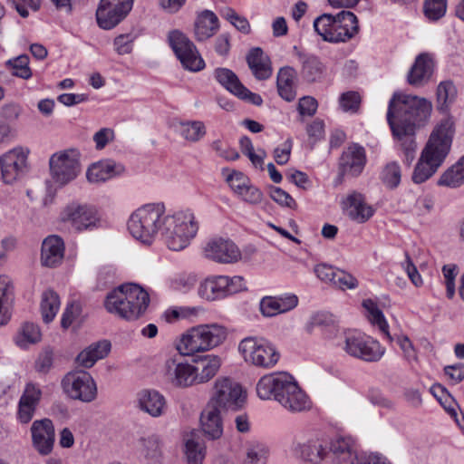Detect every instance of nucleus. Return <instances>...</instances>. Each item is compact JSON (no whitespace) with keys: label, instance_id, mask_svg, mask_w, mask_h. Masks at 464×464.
I'll return each instance as SVG.
<instances>
[{"label":"nucleus","instance_id":"f03ea898","mask_svg":"<svg viewBox=\"0 0 464 464\" xmlns=\"http://www.w3.org/2000/svg\"><path fill=\"white\" fill-rule=\"evenodd\" d=\"M432 103L426 98L395 93L389 102L387 121L392 135H415L430 120Z\"/></svg>","mask_w":464,"mask_h":464},{"label":"nucleus","instance_id":"bb28decb","mask_svg":"<svg viewBox=\"0 0 464 464\" xmlns=\"http://www.w3.org/2000/svg\"><path fill=\"white\" fill-rule=\"evenodd\" d=\"M124 171L125 168L122 164L112 160H105L92 164L86 177L91 183H102L121 175Z\"/></svg>","mask_w":464,"mask_h":464},{"label":"nucleus","instance_id":"6ab92c4d","mask_svg":"<svg viewBox=\"0 0 464 464\" xmlns=\"http://www.w3.org/2000/svg\"><path fill=\"white\" fill-rule=\"evenodd\" d=\"M166 376L170 383L179 388H187L198 384L195 365L170 358L165 363Z\"/></svg>","mask_w":464,"mask_h":464},{"label":"nucleus","instance_id":"774afa93","mask_svg":"<svg viewBox=\"0 0 464 464\" xmlns=\"http://www.w3.org/2000/svg\"><path fill=\"white\" fill-rule=\"evenodd\" d=\"M81 313V306L77 303H70L67 304L61 321V325L63 329L69 328L73 320L80 314Z\"/></svg>","mask_w":464,"mask_h":464},{"label":"nucleus","instance_id":"4c0bfd02","mask_svg":"<svg viewBox=\"0 0 464 464\" xmlns=\"http://www.w3.org/2000/svg\"><path fill=\"white\" fill-rule=\"evenodd\" d=\"M14 296V285L8 276H0V325L10 319L9 303Z\"/></svg>","mask_w":464,"mask_h":464},{"label":"nucleus","instance_id":"7ed1b4c3","mask_svg":"<svg viewBox=\"0 0 464 464\" xmlns=\"http://www.w3.org/2000/svg\"><path fill=\"white\" fill-rule=\"evenodd\" d=\"M150 304V295L137 284H126L108 294L105 308L111 314L132 321L142 316Z\"/></svg>","mask_w":464,"mask_h":464},{"label":"nucleus","instance_id":"0e129e2a","mask_svg":"<svg viewBox=\"0 0 464 464\" xmlns=\"http://www.w3.org/2000/svg\"><path fill=\"white\" fill-rule=\"evenodd\" d=\"M211 149L221 158L227 160H236L239 158V153L226 144L220 140H216L211 143Z\"/></svg>","mask_w":464,"mask_h":464},{"label":"nucleus","instance_id":"49530a36","mask_svg":"<svg viewBox=\"0 0 464 464\" xmlns=\"http://www.w3.org/2000/svg\"><path fill=\"white\" fill-rule=\"evenodd\" d=\"M353 453H356L354 441L350 437H337L329 443L327 458Z\"/></svg>","mask_w":464,"mask_h":464},{"label":"nucleus","instance_id":"f257e3e1","mask_svg":"<svg viewBox=\"0 0 464 464\" xmlns=\"http://www.w3.org/2000/svg\"><path fill=\"white\" fill-rule=\"evenodd\" d=\"M454 131V122L450 117L434 127L414 167L411 179L415 184L430 179L443 164L450 151Z\"/></svg>","mask_w":464,"mask_h":464},{"label":"nucleus","instance_id":"680f3d73","mask_svg":"<svg viewBox=\"0 0 464 464\" xmlns=\"http://www.w3.org/2000/svg\"><path fill=\"white\" fill-rule=\"evenodd\" d=\"M237 195L246 202L253 205L261 203L263 193L256 187L247 184L237 192Z\"/></svg>","mask_w":464,"mask_h":464},{"label":"nucleus","instance_id":"f8f14e48","mask_svg":"<svg viewBox=\"0 0 464 464\" xmlns=\"http://www.w3.org/2000/svg\"><path fill=\"white\" fill-rule=\"evenodd\" d=\"M63 392L72 400L92 402L97 397V386L86 371L70 372L62 380Z\"/></svg>","mask_w":464,"mask_h":464},{"label":"nucleus","instance_id":"f704fd0d","mask_svg":"<svg viewBox=\"0 0 464 464\" xmlns=\"http://www.w3.org/2000/svg\"><path fill=\"white\" fill-rule=\"evenodd\" d=\"M301 457L313 464H321L328 457V446L320 439H312L299 445Z\"/></svg>","mask_w":464,"mask_h":464},{"label":"nucleus","instance_id":"ea45409f","mask_svg":"<svg viewBox=\"0 0 464 464\" xmlns=\"http://www.w3.org/2000/svg\"><path fill=\"white\" fill-rule=\"evenodd\" d=\"M464 183V155L450 168L442 173L438 185L458 188Z\"/></svg>","mask_w":464,"mask_h":464},{"label":"nucleus","instance_id":"a878e982","mask_svg":"<svg viewBox=\"0 0 464 464\" xmlns=\"http://www.w3.org/2000/svg\"><path fill=\"white\" fill-rule=\"evenodd\" d=\"M64 242L56 235L47 237L42 244L41 264L46 267L60 266L64 257Z\"/></svg>","mask_w":464,"mask_h":464},{"label":"nucleus","instance_id":"20e7f679","mask_svg":"<svg viewBox=\"0 0 464 464\" xmlns=\"http://www.w3.org/2000/svg\"><path fill=\"white\" fill-rule=\"evenodd\" d=\"M314 28L324 41L344 43L358 34L359 23L353 13L343 10L335 15L321 14L314 21Z\"/></svg>","mask_w":464,"mask_h":464},{"label":"nucleus","instance_id":"412c9836","mask_svg":"<svg viewBox=\"0 0 464 464\" xmlns=\"http://www.w3.org/2000/svg\"><path fill=\"white\" fill-rule=\"evenodd\" d=\"M205 256L218 263L232 264L241 258L237 246L230 239L215 237L209 240L204 247Z\"/></svg>","mask_w":464,"mask_h":464},{"label":"nucleus","instance_id":"13d9d810","mask_svg":"<svg viewBox=\"0 0 464 464\" xmlns=\"http://www.w3.org/2000/svg\"><path fill=\"white\" fill-rule=\"evenodd\" d=\"M134 40L131 34H120L113 41L114 50L120 55L129 54L132 52Z\"/></svg>","mask_w":464,"mask_h":464},{"label":"nucleus","instance_id":"864d4df0","mask_svg":"<svg viewBox=\"0 0 464 464\" xmlns=\"http://www.w3.org/2000/svg\"><path fill=\"white\" fill-rule=\"evenodd\" d=\"M401 177V168L396 162L387 164L382 172L383 183L391 188H394L400 184Z\"/></svg>","mask_w":464,"mask_h":464},{"label":"nucleus","instance_id":"e433bc0d","mask_svg":"<svg viewBox=\"0 0 464 464\" xmlns=\"http://www.w3.org/2000/svg\"><path fill=\"white\" fill-rule=\"evenodd\" d=\"M198 382L205 383L212 379L220 368V359L216 355H206L195 360Z\"/></svg>","mask_w":464,"mask_h":464},{"label":"nucleus","instance_id":"0eeeda50","mask_svg":"<svg viewBox=\"0 0 464 464\" xmlns=\"http://www.w3.org/2000/svg\"><path fill=\"white\" fill-rule=\"evenodd\" d=\"M198 229L192 213H177L167 216L161 228L165 243L170 250L180 251L187 247Z\"/></svg>","mask_w":464,"mask_h":464},{"label":"nucleus","instance_id":"2f4dec72","mask_svg":"<svg viewBox=\"0 0 464 464\" xmlns=\"http://www.w3.org/2000/svg\"><path fill=\"white\" fill-rule=\"evenodd\" d=\"M222 411L208 403L201 413L200 422L202 430L213 440L218 439L223 433Z\"/></svg>","mask_w":464,"mask_h":464},{"label":"nucleus","instance_id":"8fccbe9b","mask_svg":"<svg viewBox=\"0 0 464 464\" xmlns=\"http://www.w3.org/2000/svg\"><path fill=\"white\" fill-rule=\"evenodd\" d=\"M447 11V0H424L423 14L431 22L441 19Z\"/></svg>","mask_w":464,"mask_h":464},{"label":"nucleus","instance_id":"37998d69","mask_svg":"<svg viewBox=\"0 0 464 464\" xmlns=\"http://www.w3.org/2000/svg\"><path fill=\"white\" fill-rule=\"evenodd\" d=\"M437 109L441 112H446L457 97V88L451 81L441 82L436 92Z\"/></svg>","mask_w":464,"mask_h":464},{"label":"nucleus","instance_id":"58836bf2","mask_svg":"<svg viewBox=\"0 0 464 464\" xmlns=\"http://www.w3.org/2000/svg\"><path fill=\"white\" fill-rule=\"evenodd\" d=\"M185 441V455L188 464H202L206 449L199 441L198 432L192 431L187 434L184 438Z\"/></svg>","mask_w":464,"mask_h":464},{"label":"nucleus","instance_id":"c03bdc74","mask_svg":"<svg viewBox=\"0 0 464 464\" xmlns=\"http://www.w3.org/2000/svg\"><path fill=\"white\" fill-rule=\"evenodd\" d=\"M362 306L369 313V319L373 324H376L380 331L385 335L389 342L393 341V337L389 332L388 324L384 318L382 312L378 308L375 302L366 299L362 302Z\"/></svg>","mask_w":464,"mask_h":464},{"label":"nucleus","instance_id":"7c9ffc66","mask_svg":"<svg viewBox=\"0 0 464 464\" xmlns=\"http://www.w3.org/2000/svg\"><path fill=\"white\" fill-rule=\"evenodd\" d=\"M218 27V16L212 11H203L198 15L194 24L196 40L198 42L206 41L216 34Z\"/></svg>","mask_w":464,"mask_h":464},{"label":"nucleus","instance_id":"393cba45","mask_svg":"<svg viewBox=\"0 0 464 464\" xmlns=\"http://www.w3.org/2000/svg\"><path fill=\"white\" fill-rule=\"evenodd\" d=\"M298 304V297L294 294H286L278 296H265L261 299L259 308L266 317H272L279 314L286 313Z\"/></svg>","mask_w":464,"mask_h":464},{"label":"nucleus","instance_id":"9b49d317","mask_svg":"<svg viewBox=\"0 0 464 464\" xmlns=\"http://www.w3.org/2000/svg\"><path fill=\"white\" fill-rule=\"evenodd\" d=\"M49 167L53 181L64 186L81 171L79 152L76 150H65L53 153L49 160Z\"/></svg>","mask_w":464,"mask_h":464},{"label":"nucleus","instance_id":"4468645a","mask_svg":"<svg viewBox=\"0 0 464 464\" xmlns=\"http://www.w3.org/2000/svg\"><path fill=\"white\" fill-rule=\"evenodd\" d=\"M244 290H246L244 277L218 276L206 279L200 285L198 293L207 300H216Z\"/></svg>","mask_w":464,"mask_h":464},{"label":"nucleus","instance_id":"338daca9","mask_svg":"<svg viewBox=\"0 0 464 464\" xmlns=\"http://www.w3.org/2000/svg\"><path fill=\"white\" fill-rule=\"evenodd\" d=\"M396 343L401 347L405 359L411 362L417 361V354L415 348L411 343V341L409 339L406 335H398L396 337Z\"/></svg>","mask_w":464,"mask_h":464},{"label":"nucleus","instance_id":"72a5a7b5","mask_svg":"<svg viewBox=\"0 0 464 464\" xmlns=\"http://www.w3.org/2000/svg\"><path fill=\"white\" fill-rule=\"evenodd\" d=\"M298 57L302 64V77L309 82L320 81L325 71V65L321 60L314 54L301 53H298Z\"/></svg>","mask_w":464,"mask_h":464},{"label":"nucleus","instance_id":"69168bd1","mask_svg":"<svg viewBox=\"0 0 464 464\" xmlns=\"http://www.w3.org/2000/svg\"><path fill=\"white\" fill-rule=\"evenodd\" d=\"M442 273L445 278L447 297L452 299L455 295L456 266H444L442 267Z\"/></svg>","mask_w":464,"mask_h":464},{"label":"nucleus","instance_id":"c85d7f7f","mask_svg":"<svg viewBox=\"0 0 464 464\" xmlns=\"http://www.w3.org/2000/svg\"><path fill=\"white\" fill-rule=\"evenodd\" d=\"M111 351V343L107 340L99 341L90 344L76 357L75 362L83 368H92L95 362L103 359Z\"/></svg>","mask_w":464,"mask_h":464},{"label":"nucleus","instance_id":"f3484780","mask_svg":"<svg viewBox=\"0 0 464 464\" xmlns=\"http://www.w3.org/2000/svg\"><path fill=\"white\" fill-rule=\"evenodd\" d=\"M63 220L79 232L98 227L101 222L98 211L93 207L74 203L65 208Z\"/></svg>","mask_w":464,"mask_h":464},{"label":"nucleus","instance_id":"09e8293b","mask_svg":"<svg viewBox=\"0 0 464 464\" xmlns=\"http://www.w3.org/2000/svg\"><path fill=\"white\" fill-rule=\"evenodd\" d=\"M41 340L39 327L32 323H25L19 335L15 338L18 346L25 348L29 344L36 343Z\"/></svg>","mask_w":464,"mask_h":464},{"label":"nucleus","instance_id":"bf43d9fd","mask_svg":"<svg viewBox=\"0 0 464 464\" xmlns=\"http://www.w3.org/2000/svg\"><path fill=\"white\" fill-rule=\"evenodd\" d=\"M271 198L277 204L295 209L297 205L295 200L285 190L278 187H271L269 188Z\"/></svg>","mask_w":464,"mask_h":464},{"label":"nucleus","instance_id":"603ef678","mask_svg":"<svg viewBox=\"0 0 464 464\" xmlns=\"http://www.w3.org/2000/svg\"><path fill=\"white\" fill-rule=\"evenodd\" d=\"M268 450L266 447L259 442H252L246 449V457L244 464H265Z\"/></svg>","mask_w":464,"mask_h":464},{"label":"nucleus","instance_id":"39448f33","mask_svg":"<svg viewBox=\"0 0 464 464\" xmlns=\"http://www.w3.org/2000/svg\"><path fill=\"white\" fill-rule=\"evenodd\" d=\"M227 338L226 329L218 324H203L185 332L176 348L181 355L192 356L197 353L211 350Z\"/></svg>","mask_w":464,"mask_h":464},{"label":"nucleus","instance_id":"4be33fe9","mask_svg":"<svg viewBox=\"0 0 464 464\" xmlns=\"http://www.w3.org/2000/svg\"><path fill=\"white\" fill-rule=\"evenodd\" d=\"M292 377V375L285 372L264 375L256 383L257 396L262 400L273 399L277 401Z\"/></svg>","mask_w":464,"mask_h":464},{"label":"nucleus","instance_id":"c9c22d12","mask_svg":"<svg viewBox=\"0 0 464 464\" xmlns=\"http://www.w3.org/2000/svg\"><path fill=\"white\" fill-rule=\"evenodd\" d=\"M348 215L358 223H364L373 215V208L365 203L362 194L353 192L348 197Z\"/></svg>","mask_w":464,"mask_h":464},{"label":"nucleus","instance_id":"de8ad7c7","mask_svg":"<svg viewBox=\"0 0 464 464\" xmlns=\"http://www.w3.org/2000/svg\"><path fill=\"white\" fill-rule=\"evenodd\" d=\"M5 67L14 76L27 80L32 76L29 67V57L25 54L10 59L5 63Z\"/></svg>","mask_w":464,"mask_h":464},{"label":"nucleus","instance_id":"ddd939ff","mask_svg":"<svg viewBox=\"0 0 464 464\" xmlns=\"http://www.w3.org/2000/svg\"><path fill=\"white\" fill-rule=\"evenodd\" d=\"M343 349L349 355L366 362H377L385 353V349L377 341L354 332L344 334Z\"/></svg>","mask_w":464,"mask_h":464},{"label":"nucleus","instance_id":"a19ab883","mask_svg":"<svg viewBox=\"0 0 464 464\" xmlns=\"http://www.w3.org/2000/svg\"><path fill=\"white\" fill-rule=\"evenodd\" d=\"M60 297L56 292L52 289L45 290L42 294L41 313L43 320L48 324L52 322L60 309Z\"/></svg>","mask_w":464,"mask_h":464},{"label":"nucleus","instance_id":"9d476101","mask_svg":"<svg viewBox=\"0 0 464 464\" xmlns=\"http://www.w3.org/2000/svg\"><path fill=\"white\" fill-rule=\"evenodd\" d=\"M168 43L184 69L198 72L205 67V62L196 45L181 31L178 29L169 31Z\"/></svg>","mask_w":464,"mask_h":464},{"label":"nucleus","instance_id":"e2e57ef3","mask_svg":"<svg viewBox=\"0 0 464 464\" xmlns=\"http://www.w3.org/2000/svg\"><path fill=\"white\" fill-rule=\"evenodd\" d=\"M333 285L343 290L353 289L358 285V281L351 274L338 269Z\"/></svg>","mask_w":464,"mask_h":464},{"label":"nucleus","instance_id":"dca6fc26","mask_svg":"<svg viewBox=\"0 0 464 464\" xmlns=\"http://www.w3.org/2000/svg\"><path fill=\"white\" fill-rule=\"evenodd\" d=\"M29 153V149L17 147L0 158L2 178L5 183L12 184L27 172Z\"/></svg>","mask_w":464,"mask_h":464},{"label":"nucleus","instance_id":"2eb2a0df","mask_svg":"<svg viewBox=\"0 0 464 464\" xmlns=\"http://www.w3.org/2000/svg\"><path fill=\"white\" fill-rule=\"evenodd\" d=\"M133 0H101L96 11L99 26L111 30L119 24L130 12Z\"/></svg>","mask_w":464,"mask_h":464},{"label":"nucleus","instance_id":"3c124183","mask_svg":"<svg viewBox=\"0 0 464 464\" xmlns=\"http://www.w3.org/2000/svg\"><path fill=\"white\" fill-rule=\"evenodd\" d=\"M398 141L404 153V163L410 166L415 159V152L417 149V143L415 140V135L399 134L392 135Z\"/></svg>","mask_w":464,"mask_h":464},{"label":"nucleus","instance_id":"423d86ee","mask_svg":"<svg viewBox=\"0 0 464 464\" xmlns=\"http://www.w3.org/2000/svg\"><path fill=\"white\" fill-rule=\"evenodd\" d=\"M165 206L162 203L146 204L136 209L128 220V229L133 237L150 244L161 231L165 222Z\"/></svg>","mask_w":464,"mask_h":464},{"label":"nucleus","instance_id":"6e6552de","mask_svg":"<svg viewBox=\"0 0 464 464\" xmlns=\"http://www.w3.org/2000/svg\"><path fill=\"white\" fill-rule=\"evenodd\" d=\"M246 398L238 382L228 377H219L215 381L208 404L223 411H237L244 406Z\"/></svg>","mask_w":464,"mask_h":464},{"label":"nucleus","instance_id":"cd10ccee","mask_svg":"<svg viewBox=\"0 0 464 464\" xmlns=\"http://www.w3.org/2000/svg\"><path fill=\"white\" fill-rule=\"evenodd\" d=\"M434 63L428 53L417 56L408 73V82L413 86H422L430 79L433 73Z\"/></svg>","mask_w":464,"mask_h":464},{"label":"nucleus","instance_id":"a18cd8bd","mask_svg":"<svg viewBox=\"0 0 464 464\" xmlns=\"http://www.w3.org/2000/svg\"><path fill=\"white\" fill-rule=\"evenodd\" d=\"M214 76L226 90L236 96L240 92L239 86H243L237 74L227 68H217Z\"/></svg>","mask_w":464,"mask_h":464},{"label":"nucleus","instance_id":"5701e85b","mask_svg":"<svg viewBox=\"0 0 464 464\" xmlns=\"http://www.w3.org/2000/svg\"><path fill=\"white\" fill-rule=\"evenodd\" d=\"M278 403L291 412H301L309 410L311 401L306 393L300 388L294 377L289 380L285 392L278 398Z\"/></svg>","mask_w":464,"mask_h":464},{"label":"nucleus","instance_id":"052dcab7","mask_svg":"<svg viewBox=\"0 0 464 464\" xmlns=\"http://www.w3.org/2000/svg\"><path fill=\"white\" fill-rule=\"evenodd\" d=\"M41 397L42 391L40 387L35 383L30 382L26 384L24 393L20 398V401L37 407L41 400Z\"/></svg>","mask_w":464,"mask_h":464},{"label":"nucleus","instance_id":"1a4fd4ad","mask_svg":"<svg viewBox=\"0 0 464 464\" xmlns=\"http://www.w3.org/2000/svg\"><path fill=\"white\" fill-rule=\"evenodd\" d=\"M238 351L246 362L264 369L274 367L280 358V353L273 344L254 337L243 339L238 345Z\"/></svg>","mask_w":464,"mask_h":464},{"label":"nucleus","instance_id":"79ce46f5","mask_svg":"<svg viewBox=\"0 0 464 464\" xmlns=\"http://www.w3.org/2000/svg\"><path fill=\"white\" fill-rule=\"evenodd\" d=\"M176 130L189 142H198L206 135L205 124L200 121H179Z\"/></svg>","mask_w":464,"mask_h":464},{"label":"nucleus","instance_id":"473e14b6","mask_svg":"<svg viewBox=\"0 0 464 464\" xmlns=\"http://www.w3.org/2000/svg\"><path fill=\"white\" fill-rule=\"evenodd\" d=\"M296 72L293 67H282L277 72L276 87L279 96L286 102H292L296 97L295 80Z\"/></svg>","mask_w":464,"mask_h":464},{"label":"nucleus","instance_id":"aec40b11","mask_svg":"<svg viewBox=\"0 0 464 464\" xmlns=\"http://www.w3.org/2000/svg\"><path fill=\"white\" fill-rule=\"evenodd\" d=\"M366 155L364 149L358 145L349 146L341 155L339 160V175L336 179V184L343 182L344 175L352 177L359 176L365 166Z\"/></svg>","mask_w":464,"mask_h":464},{"label":"nucleus","instance_id":"5fc2aeb1","mask_svg":"<svg viewBox=\"0 0 464 464\" xmlns=\"http://www.w3.org/2000/svg\"><path fill=\"white\" fill-rule=\"evenodd\" d=\"M222 16L230 22L238 31L243 34L250 33V24L247 19L236 13V11L230 7H227L222 12Z\"/></svg>","mask_w":464,"mask_h":464},{"label":"nucleus","instance_id":"c756f323","mask_svg":"<svg viewBox=\"0 0 464 464\" xmlns=\"http://www.w3.org/2000/svg\"><path fill=\"white\" fill-rule=\"evenodd\" d=\"M246 62L254 76L264 81L272 75L271 61L259 47L253 48L246 55Z\"/></svg>","mask_w":464,"mask_h":464},{"label":"nucleus","instance_id":"b1692460","mask_svg":"<svg viewBox=\"0 0 464 464\" xmlns=\"http://www.w3.org/2000/svg\"><path fill=\"white\" fill-rule=\"evenodd\" d=\"M137 407L153 418L165 414L168 405L165 397L153 389H144L137 393Z\"/></svg>","mask_w":464,"mask_h":464},{"label":"nucleus","instance_id":"6e6d98bb","mask_svg":"<svg viewBox=\"0 0 464 464\" xmlns=\"http://www.w3.org/2000/svg\"><path fill=\"white\" fill-rule=\"evenodd\" d=\"M362 98L357 92L350 91L341 95L340 106L344 111L357 112L361 105Z\"/></svg>","mask_w":464,"mask_h":464},{"label":"nucleus","instance_id":"4d7b16f0","mask_svg":"<svg viewBox=\"0 0 464 464\" xmlns=\"http://www.w3.org/2000/svg\"><path fill=\"white\" fill-rule=\"evenodd\" d=\"M53 363V352L51 348H44L38 355L34 362V369L37 372L46 374Z\"/></svg>","mask_w":464,"mask_h":464},{"label":"nucleus","instance_id":"a211bd4d","mask_svg":"<svg viewBox=\"0 0 464 464\" xmlns=\"http://www.w3.org/2000/svg\"><path fill=\"white\" fill-rule=\"evenodd\" d=\"M32 446L41 456L52 453L55 441V430L53 421L44 418L34 420L30 428Z\"/></svg>","mask_w":464,"mask_h":464}]
</instances>
